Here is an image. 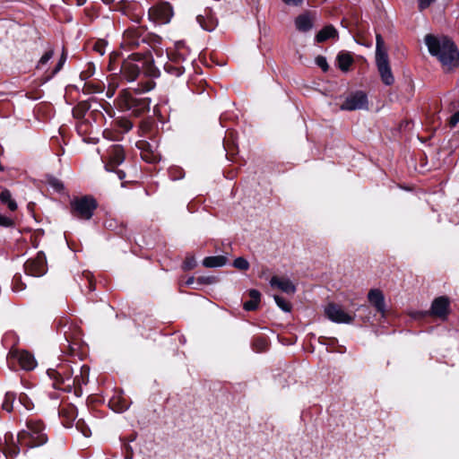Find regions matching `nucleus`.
Instances as JSON below:
<instances>
[{
	"mask_svg": "<svg viewBox=\"0 0 459 459\" xmlns=\"http://www.w3.org/2000/svg\"><path fill=\"white\" fill-rule=\"evenodd\" d=\"M424 41L429 54L436 56L447 70L459 65V50L450 38L428 34Z\"/></svg>",
	"mask_w": 459,
	"mask_h": 459,
	"instance_id": "nucleus-1",
	"label": "nucleus"
},
{
	"mask_svg": "<svg viewBox=\"0 0 459 459\" xmlns=\"http://www.w3.org/2000/svg\"><path fill=\"white\" fill-rule=\"evenodd\" d=\"M48 440L45 432V425L40 420H28L25 428L22 429L16 437V443L8 446V453L16 456L22 447L32 448L45 445Z\"/></svg>",
	"mask_w": 459,
	"mask_h": 459,
	"instance_id": "nucleus-2",
	"label": "nucleus"
},
{
	"mask_svg": "<svg viewBox=\"0 0 459 459\" xmlns=\"http://www.w3.org/2000/svg\"><path fill=\"white\" fill-rule=\"evenodd\" d=\"M141 70L150 77H158L160 72L154 65L152 56H144L141 52H134L125 59L120 67L122 77L127 82H134Z\"/></svg>",
	"mask_w": 459,
	"mask_h": 459,
	"instance_id": "nucleus-3",
	"label": "nucleus"
},
{
	"mask_svg": "<svg viewBox=\"0 0 459 459\" xmlns=\"http://www.w3.org/2000/svg\"><path fill=\"white\" fill-rule=\"evenodd\" d=\"M143 32L142 28H129L125 30L120 43L121 48L126 52H141L144 56H152L151 46Z\"/></svg>",
	"mask_w": 459,
	"mask_h": 459,
	"instance_id": "nucleus-4",
	"label": "nucleus"
},
{
	"mask_svg": "<svg viewBox=\"0 0 459 459\" xmlns=\"http://www.w3.org/2000/svg\"><path fill=\"white\" fill-rule=\"evenodd\" d=\"M376 65L379 73L382 82L386 86H391L394 82V77L392 73L387 50L385 42L380 34L376 36Z\"/></svg>",
	"mask_w": 459,
	"mask_h": 459,
	"instance_id": "nucleus-5",
	"label": "nucleus"
},
{
	"mask_svg": "<svg viewBox=\"0 0 459 459\" xmlns=\"http://www.w3.org/2000/svg\"><path fill=\"white\" fill-rule=\"evenodd\" d=\"M376 65L379 73L382 82L386 86H391L394 82V77L392 73L387 50L385 42L380 34L376 36Z\"/></svg>",
	"mask_w": 459,
	"mask_h": 459,
	"instance_id": "nucleus-6",
	"label": "nucleus"
},
{
	"mask_svg": "<svg viewBox=\"0 0 459 459\" xmlns=\"http://www.w3.org/2000/svg\"><path fill=\"white\" fill-rule=\"evenodd\" d=\"M149 98L136 97L127 90L120 92L117 98L118 107L125 111H130L134 116H140L150 109Z\"/></svg>",
	"mask_w": 459,
	"mask_h": 459,
	"instance_id": "nucleus-7",
	"label": "nucleus"
},
{
	"mask_svg": "<svg viewBox=\"0 0 459 459\" xmlns=\"http://www.w3.org/2000/svg\"><path fill=\"white\" fill-rule=\"evenodd\" d=\"M71 212L72 214L81 220H90L94 211L97 208L96 200L90 196L84 195L82 197L74 198L71 203Z\"/></svg>",
	"mask_w": 459,
	"mask_h": 459,
	"instance_id": "nucleus-8",
	"label": "nucleus"
},
{
	"mask_svg": "<svg viewBox=\"0 0 459 459\" xmlns=\"http://www.w3.org/2000/svg\"><path fill=\"white\" fill-rule=\"evenodd\" d=\"M324 311L325 316L336 324H351L355 319V314L346 312L342 306L336 303H328Z\"/></svg>",
	"mask_w": 459,
	"mask_h": 459,
	"instance_id": "nucleus-9",
	"label": "nucleus"
},
{
	"mask_svg": "<svg viewBox=\"0 0 459 459\" xmlns=\"http://www.w3.org/2000/svg\"><path fill=\"white\" fill-rule=\"evenodd\" d=\"M101 159L106 160L105 169L108 171L113 170L125 160V151L120 144H111L108 147L106 154H101Z\"/></svg>",
	"mask_w": 459,
	"mask_h": 459,
	"instance_id": "nucleus-10",
	"label": "nucleus"
},
{
	"mask_svg": "<svg viewBox=\"0 0 459 459\" xmlns=\"http://www.w3.org/2000/svg\"><path fill=\"white\" fill-rule=\"evenodd\" d=\"M173 14L172 6L168 2L152 6L148 11L149 19L160 24L169 23Z\"/></svg>",
	"mask_w": 459,
	"mask_h": 459,
	"instance_id": "nucleus-11",
	"label": "nucleus"
},
{
	"mask_svg": "<svg viewBox=\"0 0 459 459\" xmlns=\"http://www.w3.org/2000/svg\"><path fill=\"white\" fill-rule=\"evenodd\" d=\"M24 270L28 275L39 277L47 273V260L44 252H38L37 255L26 261Z\"/></svg>",
	"mask_w": 459,
	"mask_h": 459,
	"instance_id": "nucleus-12",
	"label": "nucleus"
},
{
	"mask_svg": "<svg viewBox=\"0 0 459 459\" xmlns=\"http://www.w3.org/2000/svg\"><path fill=\"white\" fill-rule=\"evenodd\" d=\"M89 367L83 365L80 368V373L73 377V374H69L67 377H64L62 382L64 386L62 390L65 392H71L73 388L81 387L82 385H86L89 381Z\"/></svg>",
	"mask_w": 459,
	"mask_h": 459,
	"instance_id": "nucleus-13",
	"label": "nucleus"
},
{
	"mask_svg": "<svg viewBox=\"0 0 459 459\" xmlns=\"http://www.w3.org/2000/svg\"><path fill=\"white\" fill-rule=\"evenodd\" d=\"M368 108V97L365 92L358 91L349 95L340 108L342 110L352 111L357 109H365Z\"/></svg>",
	"mask_w": 459,
	"mask_h": 459,
	"instance_id": "nucleus-14",
	"label": "nucleus"
},
{
	"mask_svg": "<svg viewBox=\"0 0 459 459\" xmlns=\"http://www.w3.org/2000/svg\"><path fill=\"white\" fill-rule=\"evenodd\" d=\"M196 22L206 31H213L218 26V19L211 8H205L202 13L196 16Z\"/></svg>",
	"mask_w": 459,
	"mask_h": 459,
	"instance_id": "nucleus-15",
	"label": "nucleus"
},
{
	"mask_svg": "<svg viewBox=\"0 0 459 459\" xmlns=\"http://www.w3.org/2000/svg\"><path fill=\"white\" fill-rule=\"evenodd\" d=\"M47 373L50 379L53 380V387L60 390H62V386H64L62 382L64 377H67L69 374L74 375V372L68 365H61L57 368H49Z\"/></svg>",
	"mask_w": 459,
	"mask_h": 459,
	"instance_id": "nucleus-16",
	"label": "nucleus"
},
{
	"mask_svg": "<svg viewBox=\"0 0 459 459\" xmlns=\"http://www.w3.org/2000/svg\"><path fill=\"white\" fill-rule=\"evenodd\" d=\"M449 310V300L446 297H438L432 302L430 314L441 319H446Z\"/></svg>",
	"mask_w": 459,
	"mask_h": 459,
	"instance_id": "nucleus-17",
	"label": "nucleus"
},
{
	"mask_svg": "<svg viewBox=\"0 0 459 459\" xmlns=\"http://www.w3.org/2000/svg\"><path fill=\"white\" fill-rule=\"evenodd\" d=\"M368 299L369 303L376 308V310L382 315L385 312V296L379 289H372L368 293Z\"/></svg>",
	"mask_w": 459,
	"mask_h": 459,
	"instance_id": "nucleus-18",
	"label": "nucleus"
},
{
	"mask_svg": "<svg viewBox=\"0 0 459 459\" xmlns=\"http://www.w3.org/2000/svg\"><path fill=\"white\" fill-rule=\"evenodd\" d=\"M59 417L65 427L69 428L77 417L76 408L72 404L62 405L59 409Z\"/></svg>",
	"mask_w": 459,
	"mask_h": 459,
	"instance_id": "nucleus-19",
	"label": "nucleus"
},
{
	"mask_svg": "<svg viewBox=\"0 0 459 459\" xmlns=\"http://www.w3.org/2000/svg\"><path fill=\"white\" fill-rule=\"evenodd\" d=\"M270 285L271 287L277 288L287 294H294L296 291L295 285L290 280L286 278L273 276L270 280Z\"/></svg>",
	"mask_w": 459,
	"mask_h": 459,
	"instance_id": "nucleus-20",
	"label": "nucleus"
},
{
	"mask_svg": "<svg viewBox=\"0 0 459 459\" xmlns=\"http://www.w3.org/2000/svg\"><path fill=\"white\" fill-rule=\"evenodd\" d=\"M17 360L24 370H32L35 368L37 362L32 354L28 351H22L17 352Z\"/></svg>",
	"mask_w": 459,
	"mask_h": 459,
	"instance_id": "nucleus-21",
	"label": "nucleus"
},
{
	"mask_svg": "<svg viewBox=\"0 0 459 459\" xmlns=\"http://www.w3.org/2000/svg\"><path fill=\"white\" fill-rule=\"evenodd\" d=\"M337 37L338 32L336 29L333 25H327L316 35V41L321 43L329 39H335Z\"/></svg>",
	"mask_w": 459,
	"mask_h": 459,
	"instance_id": "nucleus-22",
	"label": "nucleus"
},
{
	"mask_svg": "<svg viewBox=\"0 0 459 459\" xmlns=\"http://www.w3.org/2000/svg\"><path fill=\"white\" fill-rule=\"evenodd\" d=\"M295 25L299 31H308L313 27V21L308 13L299 15L295 20Z\"/></svg>",
	"mask_w": 459,
	"mask_h": 459,
	"instance_id": "nucleus-23",
	"label": "nucleus"
},
{
	"mask_svg": "<svg viewBox=\"0 0 459 459\" xmlns=\"http://www.w3.org/2000/svg\"><path fill=\"white\" fill-rule=\"evenodd\" d=\"M227 264L224 255L207 256L203 260V265L207 268L222 267Z\"/></svg>",
	"mask_w": 459,
	"mask_h": 459,
	"instance_id": "nucleus-24",
	"label": "nucleus"
},
{
	"mask_svg": "<svg viewBox=\"0 0 459 459\" xmlns=\"http://www.w3.org/2000/svg\"><path fill=\"white\" fill-rule=\"evenodd\" d=\"M248 295L250 299L244 303L243 307L247 311L255 310L260 302L261 294L256 290H250Z\"/></svg>",
	"mask_w": 459,
	"mask_h": 459,
	"instance_id": "nucleus-25",
	"label": "nucleus"
},
{
	"mask_svg": "<svg viewBox=\"0 0 459 459\" xmlns=\"http://www.w3.org/2000/svg\"><path fill=\"white\" fill-rule=\"evenodd\" d=\"M130 403L120 395L114 396L109 401L110 408L117 412H123L129 408Z\"/></svg>",
	"mask_w": 459,
	"mask_h": 459,
	"instance_id": "nucleus-26",
	"label": "nucleus"
},
{
	"mask_svg": "<svg viewBox=\"0 0 459 459\" xmlns=\"http://www.w3.org/2000/svg\"><path fill=\"white\" fill-rule=\"evenodd\" d=\"M337 62L339 68L342 71L346 72L353 63V58L349 53L342 52L337 56Z\"/></svg>",
	"mask_w": 459,
	"mask_h": 459,
	"instance_id": "nucleus-27",
	"label": "nucleus"
},
{
	"mask_svg": "<svg viewBox=\"0 0 459 459\" xmlns=\"http://www.w3.org/2000/svg\"><path fill=\"white\" fill-rule=\"evenodd\" d=\"M0 201L2 204L7 205V207L11 211H15L17 209V204L13 199L12 194L8 189H4L0 194Z\"/></svg>",
	"mask_w": 459,
	"mask_h": 459,
	"instance_id": "nucleus-28",
	"label": "nucleus"
},
{
	"mask_svg": "<svg viewBox=\"0 0 459 459\" xmlns=\"http://www.w3.org/2000/svg\"><path fill=\"white\" fill-rule=\"evenodd\" d=\"M16 399V394L13 392H6L3 403L2 408L6 411L7 412H11L16 408V405H14Z\"/></svg>",
	"mask_w": 459,
	"mask_h": 459,
	"instance_id": "nucleus-29",
	"label": "nucleus"
},
{
	"mask_svg": "<svg viewBox=\"0 0 459 459\" xmlns=\"http://www.w3.org/2000/svg\"><path fill=\"white\" fill-rule=\"evenodd\" d=\"M164 70L169 74L175 77H179L184 74V67L174 64L172 61H168L164 64Z\"/></svg>",
	"mask_w": 459,
	"mask_h": 459,
	"instance_id": "nucleus-30",
	"label": "nucleus"
},
{
	"mask_svg": "<svg viewBox=\"0 0 459 459\" xmlns=\"http://www.w3.org/2000/svg\"><path fill=\"white\" fill-rule=\"evenodd\" d=\"M20 407H22L25 411H31L34 408L31 399L25 393H21L19 394L16 408L20 411Z\"/></svg>",
	"mask_w": 459,
	"mask_h": 459,
	"instance_id": "nucleus-31",
	"label": "nucleus"
},
{
	"mask_svg": "<svg viewBox=\"0 0 459 459\" xmlns=\"http://www.w3.org/2000/svg\"><path fill=\"white\" fill-rule=\"evenodd\" d=\"M76 429L84 436V437H90L91 435V431L90 427L86 424L84 420L80 419L75 423Z\"/></svg>",
	"mask_w": 459,
	"mask_h": 459,
	"instance_id": "nucleus-32",
	"label": "nucleus"
},
{
	"mask_svg": "<svg viewBox=\"0 0 459 459\" xmlns=\"http://www.w3.org/2000/svg\"><path fill=\"white\" fill-rule=\"evenodd\" d=\"M274 300L277 304V306L284 312H290V309H291V306L290 304L285 300L283 298L278 296V295H275L274 297Z\"/></svg>",
	"mask_w": 459,
	"mask_h": 459,
	"instance_id": "nucleus-33",
	"label": "nucleus"
},
{
	"mask_svg": "<svg viewBox=\"0 0 459 459\" xmlns=\"http://www.w3.org/2000/svg\"><path fill=\"white\" fill-rule=\"evenodd\" d=\"M48 185L56 192H61L64 189L63 183L58 178L54 177L48 178Z\"/></svg>",
	"mask_w": 459,
	"mask_h": 459,
	"instance_id": "nucleus-34",
	"label": "nucleus"
},
{
	"mask_svg": "<svg viewBox=\"0 0 459 459\" xmlns=\"http://www.w3.org/2000/svg\"><path fill=\"white\" fill-rule=\"evenodd\" d=\"M233 265L242 271H247L249 268V263L244 257L236 258L233 262Z\"/></svg>",
	"mask_w": 459,
	"mask_h": 459,
	"instance_id": "nucleus-35",
	"label": "nucleus"
},
{
	"mask_svg": "<svg viewBox=\"0 0 459 459\" xmlns=\"http://www.w3.org/2000/svg\"><path fill=\"white\" fill-rule=\"evenodd\" d=\"M196 265V261L194 256H187L183 264V269L185 271H189L195 268Z\"/></svg>",
	"mask_w": 459,
	"mask_h": 459,
	"instance_id": "nucleus-36",
	"label": "nucleus"
},
{
	"mask_svg": "<svg viewBox=\"0 0 459 459\" xmlns=\"http://www.w3.org/2000/svg\"><path fill=\"white\" fill-rule=\"evenodd\" d=\"M316 64L324 71L326 72L329 69L326 58L323 56H317L316 57Z\"/></svg>",
	"mask_w": 459,
	"mask_h": 459,
	"instance_id": "nucleus-37",
	"label": "nucleus"
},
{
	"mask_svg": "<svg viewBox=\"0 0 459 459\" xmlns=\"http://www.w3.org/2000/svg\"><path fill=\"white\" fill-rule=\"evenodd\" d=\"M54 52L53 50L47 51L39 59L38 67L43 66L46 65L53 56Z\"/></svg>",
	"mask_w": 459,
	"mask_h": 459,
	"instance_id": "nucleus-38",
	"label": "nucleus"
},
{
	"mask_svg": "<svg viewBox=\"0 0 459 459\" xmlns=\"http://www.w3.org/2000/svg\"><path fill=\"white\" fill-rule=\"evenodd\" d=\"M437 0H418V7L420 11H423L429 7Z\"/></svg>",
	"mask_w": 459,
	"mask_h": 459,
	"instance_id": "nucleus-39",
	"label": "nucleus"
},
{
	"mask_svg": "<svg viewBox=\"0 0 459 459\" xmlns=\"http://www.w3.org/2000/svg\"><path fill=\"white\" fill-rule=\"evenodd\" d=\"M216 281V279L214 277H212V276H207V277H199L197 279V283L199 284H212Z\"/></svg>",
	"mask_w": 459,
	"mask_h": 459,
	"instance_id": "nucleus-40",
	"label": "nucleus"
},
{
	"mask_svg": "<svg viewBox=\"0 0 459 459\" xmlns=\"http://www.w3.org/2000/svg\"><path fill=\"white\" fill-rule=\"evenodd\" d=\"M93 49L98 52L100 55L105 54V44L103 41H98L95 43Z\"/></svg>",
	"mask_w": 459,
	"mask_h": 459,
	"instance_id": "nucleus-41",
	"label": "nucleus"
},
{
	"mask_svg": "<svg viewBox=\"0 0 459 459\" xmlns=\"http://www.w3.org/2000/svg\"><path fill=\"white\" fill-rule=\"evenodd\" d=\"M13 224L12 219L0 214V226L10 227Z\"/></svg>",
	"mask_w": 459,
	"mask_h": 459,
	"instance_id": "nucleus-42",
	"label": "nucleus"
},
{
	"mask_svg": "<svg viewBox=\"0 0 459 459\" xmlns=\"http://www.w3.org/2000/svg\"><path fill=\"white\" fill-rule=\"evenodd\" d=\"M155 86V83L153 82V81L152 80H148L143 86V88L141 89V91L143 92H146V91H149L151 90H152Z\"/></svg>",
	"mask_w": 459,
	"mask_h": 459,
	"instance_id": "nucleus-43",
	"label": "nucleus"
},
{
	"mask_svg": "<svg viewBox=\"0 0 459 459\" xmlns=\"http://www.w3.org/2000/svg\"><path fill=\"white\" fill-rule=\"evenodd\" d=\"M459 123V110L456 111L449 120V126L455 127Z\"/></svg>",
	"mask_w": 459,
	"mask_h": 459,
	"instance_id": "nucleus-44",
	"label": "nucleus"
},
{
	"mask_svg": "<svg viewBox=\"0 0 459 459\" xmlns=\"http://www.w3.org/2000/svg\"><path fill=\"white\" fill-rule=\"evenodd\" d=\"M124 450L126 452L125 459H133V450L130 445L126 444L124 446Z\"/></svg>",
	"mask_w": 459,
	"mask_h": 459,
	"instance_id": "nucleus-45",
	"label": "nucleus"
},
{
	"mask_svg": "<svg viewBox=\"0 0 459 459\" xmlns=\"http://www.w3.org/2000/svg\"><path fill=\"white\" fill-rule=\"evenodd\" d=\"M255 345L257 347V350L261 351L265 348L266 342L264 339H256L255 341Z\"/></svg>",
	"mask_w": 459,
	"mask_h": 459,
	"instance_id": "nucleus-46",
	"label": "nucleus"
},
{
	"mask_svg": "<svg viewBox=\"0 0 459 459\" xmlns=\"http://www.w3.org/2000/svg\"><path fill=\"white\" fill-rule=\"evenodd\" d=\"M287 5L299 6L303 4L304 0H282Z\"/></svg>",
	"mask_w": 459,
	"mask_h": 459,
	"instance_id": "nucleus-47",
	"label": "nucleus"
},
{
	"mask_svg": "<svg viewBox=\"0 0 459 459\" xmlns=\"http://www.w3.org/2000/svg\"><path fill=\"white\" fill-rule=\"evenodd\" d=\"M121 126L126 132H128L132 129L133 124L129 120H125L121 123Z\"/></svg>",
	"mask_w": 459,
	"mask_h": 459,
	"instance_id": "nucleus-48",
	"label": "nucleus"
},
{
	"mask_svg": "<svg viewBox=\"0 0 459 459\" xmlns=\"http://www.w3.org/2000/svg\"><path fill=\"white\" fill-rule=\"evenodd\" d=\"M115 91H116V86L109 85V87L106 92V96L110 99L114 96Z\"/></svg>",
	"mask_w": 459,
	"mask_h": 459,
	"instance_id": "nucleus-49",
	"label": "nucleus"
},
{
	"mask_svg": "<svg viewBox=\"0 0 459 459\" xmlns=\"http://www.w3.org/2000/svg\"><path fill=\"white\" fill-rule=\"evenodd\" d=\"M143 18V13L135 14L131 17V20L134 21L136 23H140Z\"/></svg>",
	"mask_w": 459,
	"mask_h": 459,
	"instance_id": "nucleus-50",
	"label": "nucleus"
},
{
	"mask_svg": "<svg viewBox=\"0 0 459 459\" xmlns=\"http://www.w3.org/2000/svg\"><path fill=\"white\" fill-rule=\"evenodd\" d=\"M103 135L106 139L113 140V133L111 131L105 130L103 132Z\"/></svg>",
	"mask_w": 459,
	"mask_h": 459,
	"instance_id": "nucleus-51",
	"label": "nucleus"
},
{
	"mask_svg": "<svg viewBox=\"0 0 459 459\" xmlns=\"http://www.w3.org/2000/svg\"><path fill=\"white\" fill-rule=\"evenodd\" d=\"M63 65H64V64H62V62L58 61V63L56 64V65L52 73L53 75L57 74L62 69Z\"/></svg>",
	"mask_w": 459,
	"mask_h": 459,
	"instance_id": "nucleus-52",
	"label": "nucleus"
},
{
	"mask_svg": "<svg viewBox=\"0 0 459 459\" xmlns=\"http://www.w3.org/2000/svg\"><path fill=\"white\" fill-rule=\"evenodd\" d=\"M117 174L119 179H124L126 177V173L123 170H117Z\"/></svg>",
	"mask_w": 459,
	"mask_h": 459,
	"instance_id": "nucleus-53",
	"label": "nucleus"
},
{
	"mask_svg": "<svg viewBox=\"0 0 459 459\" xmlns=\"http://www.w3.org/2000/svg\"><path fill=\"white\" fill-rule=\"evenodd\" d=\"M66 61V54L65 53V50H63L62 56L59 59V62H62V64H65Z\"/></svg>",
	"mask_w": 459,
	"mask_h": 459,
	"instance_id": "nucleus-54",
	"label": "nucleus"
},
{
	"mask_svg": "<svg viewBox=\"0 0 459 459\" xmlns=\"http://www.w3.org/2000/svg\"><path fill=\"white\" fill-rule=\"evenodd\" d=\"M193 283H195V278L194 277H189L186 281V285L189 286V285H192Z\"/></svg>",
	"mask_w": 459,
	"mask_h": 459,
	"instance_id": "nucleus-55",
	"label": "nucleus"
},
{
	"mask_svg": "<svg viewBox=\"0 0 459 459\" xmlns=\"http://www.w3.org/2000/svg\"><path fill=\"white\" fill-rule=\"evenodd\" d=\"M74 1L79 6L83 5L86 3V0H74Z\"/></svg>",
	"mask_w": 459,
	"mask_h": 459,
	"instance_id": "nucleus-56",
	"label": "nucleus"
},
{
	"mask_svg": "<svg viewBox=\"0 0 459 459\" xmlns=\"http://www.w3.org/2000/svg\"><path fill=\"white\" fill-rule=\"evenodd\" d=\"M102 2L106 4H110L111 3L114 2V0H102Z\"/></svg>",
	"mask_w": 459,
	"mask_h": 459,
	"instance_id": "nucleus-57",
	"label": "nucleus"
},
{
	"mask_svg": "<svg viewBox=\"0 0 459 459\" xmlns=\"http://www.w3.org/2000/svg\"><path fill=\"white\" fill-rule=\"evenodd\" d=\"M4 438H5V441H7L8 435H5V436H4Z\"/></svg>",
	"mask_w": 459,
	"mask_h": 459,
	"instance_id": "nucleus-58",
	"label": "nucleus"
},
{
	"mask_svg": "<svg viewBox=\"0 0 459 459\" xmlns=\"http://www.w3.org/2000/svg\"><path fill=\"white\" fill-rule=\"evenodd\" d=\"M15 290H19V289H17L16 287H15ZM20 290H22V288H20Z\"/></svg>",
	"mask_w": 459,
	"mask_h": 459,
	"instance_id": "nucleus-59",
	"label": "nucleus"
}]
</instances>
